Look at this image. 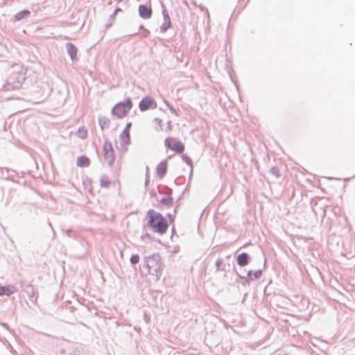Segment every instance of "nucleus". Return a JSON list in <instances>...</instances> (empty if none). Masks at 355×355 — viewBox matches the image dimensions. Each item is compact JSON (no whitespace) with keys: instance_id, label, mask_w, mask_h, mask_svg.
Returning <instances> with one entry per match:
<instances>
[{"instance_id":"f257e3e1","label":"nucleus","mask_w":355,"mask_h":355,"mask_svg":"<svg viewBox=\"0 0 355 355\" xmlns=\"http://www.w3.org/2000/svg\"><path fill=\"white\" fill-rule=\"evenodd\" d=\"M148 225L157 233L164 234L168 228V224L164 216L154 210H150L147 214Z\"/></svg>"},{"instance_id":"f03ea898","label":"nucleus","mask_w":355,"mask_h":355,"mask_svg":"<svg viewBox=\"0 0 355 355\" xmlns=\"http://www.w3.org/2000/svg\"><path fill=\"white\" fill-rule=\"evenodd\" d=\"M132 106V99L128 98L124 102L116 103L112 109V114L118 119H123L128 116Z\"/></svg>"},{"instance_id":"7ed1b4c3","label":"nucleus","mask_w":355,"mask_h":355,"mask_svg":"<svg viewBox=\"0 0 355 355\" xmlns=\"http://www.w3.org/2000/svg\"><path fill=\"white\" fill-rule=\"evenodd\" d=\"M159 259L158 256L152 255L145 258L144 266L147 268L148 273L153 274L159 269Z\"/></svg>"},{"instance_id":"20e7f679","label":"nucleus","mask_w":355,"mask_h":355,"mask_svg":"<svg viewBox=\"0 0 355 355\" xmlns=\"http://www.w3.org/2000/svg\"><path fill=\"white\" fill-rule=\"evenodd\" d=\"M164 144L166 148L177 153H182L184 150V145L175 137L166 138Z\"/></svg>"},{"instance_id":"39448f33","label":"nucleus","mask_w":355,"mask_h":355,"mask_svg":"<svg viewBox=\"0 0 355 355\" xmlns=\"http://www.w3.org/2000/svg\"><path fill=\"white\" fill-rule=\"evenodd\" d=\"M104 158L110 166H112L115 159L114 150L110 142L106 141L103 145Z\"/></svg>"},{"instance_id":"423d86ee","label":"nucleus","mask_w":355,"mask_h":355,"mask_svg":"<svg viewBox=\"0 0 355 355\" xmlns=\"http://www.w3.org/2000/svg\"><path fill=\"white\" fill-rule=\"evenodd\" d=\"M155 101L150 96H146L144 98L139 104V107L141 111H146L152 107H156Z\"/></svg>"},{"instance_id":"0eeeda50","label":"nucleus","mask_w":355,"mask_h":355,"mask_svg":"<svg viewBox=\"0 0 355 355\" xmlns=\"http://www.w3.org/2000/svg\"><path fill=\"white\" fill-rule=\"evenodd\" d=\"M152 8L150 6L140 5L139 6V14L141 17L145 19H150L152 16Z\"/></svg>"},{"instance_id":"6e6552de","label":"nucleus","mask_w":355,"mask_h":355,"mask_svg":"<svg viewBox=\"0 0 355 355\" xmlns=\"http://www.w3.org/2000/svg\"><path fill=\"white\" fill-rule=\"evenodd\" d=\"M120 140L122 146H124V150H127L128 145L130 143V135L128 130H123L120 135Z\"/></svg>"},{"instance_id":"1a4fd4ad","label":"nucleus","mask_w":355,"mask_h":355,"mask_svg":"<svg viewBox=\"0 0 355 355\" xmlns=\"http://www.w3.org/2000/svg\"><path fill=\"white\" fill-rule=\"evenodd\" d=\"M168 168V162L164 160L161 162L157 167V173L160 178H162L166 173Z\"/></svg>"},{"instance_id":"9d476101","label":"nucleus","mask_w":355,"mask_h":355,"mask_svg":"<svg viewBox=\"0 0 355 355\" xmlns=\"http://www.w3.org/2000/svg\"><path fill=\"white\" fill-rule=\"evenodd\" d=\"M16 291V288L12 285L0 286V295H10Z\"/></svg>"},{"instance_id":"9b49d317","label":"nucleus","mask_w":355,"mask_h":355,"mask_svg":"<svg viewBox=\"0 0 355 355\" xmlns=\"http://www.w3.org/2000/svg\"><path fill=\"white\" fill-rule=\"evenodd\" d=\"M76 165L78 167H88L90 165V160L86 156L78 157L76 159Z\"/></svg>"},{"instance_id":"f8f14e48","label":"nucleus","mask_w":355,"mask_h":355,"mask_svg":"<svg viewBox=\"0 0 355 355\" xmlns=\"http://www.w3.org/2000/svg\"><path fill=\"white\" fill-rule=\"evenodd\" d=\"M66 48H67V53L69 54L71 58L74 60L76 59V55H77V48L73 45L72 44H67L66 45Z\"/></svg>"},{"instance_id":"ddd939ff","label":"nucleus","mask_w":355,"mask_h":355,"mask_svg":"<svg viewBox=\"0 0 355 355\" xmlns=\"http://www.w3.org/2000/svg\"><path fill=\"white\" fill-rule=\"evenodd\" d=\"M238 264L241 266H245L248 263V255L247 253H241L237 257Z\"/></svg>"},{"instance_id":"4468645a","label":"nucleus","mask_w":355,"mask_h":355,"mask_svg":"<svg viewBox=\"0 0 355 355\" xmlns=\"http://www.w3.org/2000/svg\"><path fill=\"white\" fill-rule=\"evenodd\" d=\"M77 136L82 139H85L87 137V130L86 128L83 126L79 128L77 131Z\"/></svg>"},{"instance_id":"2eb2a0df","label":"nucleus","mask_w":355,"mask_h":355,"mask_svg":"<svg viewBox=\"0 0 355 355\" xmlns=\"http://www.w3.org/2000/svg\"><path fill=\"white\" fill-rule=\"evenodd\" d=\"M111 184V181L107 177H103L100 180V185L103 188H109Z\"/></svg>"},{"instance_id":"dca6fc26","label":"nucleus","mask_w":355,"mask_h":355,"mask_svg":"<svg viewBox=\"0 0 355 355\" xmlns=\"http://www.w3.org/2000/svg\"><path fill=\"white\" fill-rule=\"evenodd\" d=\"M30 11L29 10H23V11H21L19 12H18L17 14L15 15V20H20L24 17H28L29 15H30Z\"/></svg>"},{"instance_id":"f3484780","label":"nucleus","mask_w":355,"mask_h":355,"mask_svg":"<svg viewBox=\"0 0 355 355\" xmlns=\"http://www.w3.org/2000/svg\"><path fill=\"white\" fill-rule=\"evenodd\" d=\"M24 291L29 296L31 297L34 296L35 294V288L32 284L26 285Z\"/></svg>"},{"instance_id":"a211bd4d","label":"nucleus","mask_w":355,"mask_h":355,"mask_svg":"<svg viewBox=\"0 0 355 355\" xmlns=\"http://www.w3.org/2000/svg\"><path fill=\"white\" fill-rule=\"evenodd\" d=\"M110 123V120L105 117H103L99 119V124L101 125V129H104L107 128Z\"/></svg>"},{"instance_id":"6ab92c4d","label":"nucleus","mask_w":355,"mask_h":355,"mask_svg":"<svg viewBox=\"0 0 355 355\" xmlns=\"http://www.w3.org/2000/svg\"><path fill=\"white\" fill-rule=\"evenodd\" d=\"M223 265V261L221 259H218L216 262V267L218 271L223 270L224 269L222 268Z\"/></svg>"},{"instance_id":"aec40b11","label":"nucleus","mask_w":355,"mask_h":355,"mask_svg":"<svg viewBox=\"0 0 355 355\" xmlns=\"http://www.w3.org/2000/svg\"><path fill=\"white\" fill-rule=\"evenodd\" d=\"M139 260H140V257L138 254H134L130 257V262L132 264H136V263H139Z\"/></svg>"},{"instance_id":"412c9836","label":"nucleus","mask_w":355,"mask_h":355,"mask_svg":"<svg viewBox=\"0 0 355 355\" xmlns=\"http://www.w3.org/2000/svg\"><path fill=\"white\" fill-rule=\"evenodd\" d=\"M182 158L187 164H189V165L192 164V161L188 156L184 155H182Z\"/></svg>"},{"instance_id":"4be33fe9","label":"nucleus","mask_w":355,"mask_h":355,"mask_svg":"<svg viewBox=\"0 0 355 355\" xmlns=\"http://www.w3.org/2000/svg\"><path fill=\"white\" fill-rule=\"evenodd\" d=\"M171 201H172L171 198H169L162 199V202L166 205L171 204Z\"/></svg>"},{"instance_id":"5701e85b","label":"nucleus","mask_w":355,"mask_h":355,"mask_svg":"<svg viewBox=\"0 0 355 355\" xmlns=\"http://www.w3.org/2000/svg\"><path fill=\"white\" fill-rule=\"evenodd\" d=\"M131 126H132V123H128L126 124L125 128L123 130H128V132H130V129Z\"/></svg>"}]
</instances>
